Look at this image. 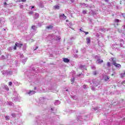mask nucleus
I'll return each instance as SVG.
<instances>
[{
    "mask_svg": "<svg viewBox=\"0 0 125 125\" xmlns=\"http://www.w3.org/2000/svg\"><path fill=\"white\" fill-rule=\"evenodd\" d=\"M22 46H23V43H19L18 42H16L13 47V49H14V50H16V49H17V47L21 48Z\"/></svg>",
    "mask_w": 125,
    "mask_h": 125,
    "instance_id": "nucleus-1",
    "label": "nucleus"
},
{
    "mask_svg": "<svg viewBox=\"0 0 125 125\" xmlns=\"http://www.w3.org/2000/svg\"><path fill=\"white\" fill-rule=\"evenodd\" d=\"M121 22V21L118 19H114V22L117 23V26H119V22Z\"/></svg>",
    "mask_w": 125,
    "mask_h": 125,
    "instance_id": "nucleus-2",
    "label": "nucleus"
},
{
    "mask_svg": "<svg viewBox=\"0 0 125 125\" xmlns=\"http://www.w3.org/2000/svg\"><path fill=\"white\" fill-rule=\"evenodd\" d=\"M63 61L64 63H69L70 62V60L68 59L67 58H63Z\"/></svg>",
    "mask_w": 125,
    "mask_h": 125,
    "instance_id": "nucleus-3",
    "label": "nucleus"
},
{
    "mask_svg": "<svg viewBox=\"0 0 125 125\" xmlns=\"http://www.w3.org/2000/svg\"><path fill=\"white\" fill-rule=\"evenodd\" d=\"M35 93H36L35 91L33 90H30L29 92L28 93V94H29V95H33V94H35Z\"/></svg>",
    "mask_w": 125,
    "mask_h": 125,
    "instance_id": "nucleus-4",
    "label": "nucleus"
},
{
    "mask_svg": "<svg viewBox=\"0 0 125 125\" xmlns=\"http://www.w3.org/2000/svg\"><path fill=\"white\" fill-rule=\"evenodd\" d=\"M114 66L116 67V68H121V67H122V65L120 63H115Z\"/></svg>",
    "mask_w": 125,
    "mask_h": 125,
    "instance_id": "nucleus-5",
    "label": "nucleus"
},
{
    "mask_svg": "<svg viewBox=\"0 0 125 125\" xmlns=\"http://www.w3.org/2000/svg\"><path fill=\"white\" fill-rule=\"evenodd\" d=\"M59 17H62V18L63 19H66V18H67V17L66 16H65V14H62L60 15Z\"/></svg>",
    "mask_w": 125,
    "mask_h": 125,
    "instance_id": "nucleus-6",
    "label": "nucleus"
},
{
    "mask_svg": "<svg viewBox=\"0 0 125 125\" xmlns=\"http://www.w3.org/2000/svg\"><path fill=\"white\" fill-rule=\"evenodd\" d=\"M86 41L87 44H89V43H90V38H86Z\"/></svg>",
    "mask_w": 125,
    "mask_h": 125,
    "instance_id": "nucleus-7",
    "label": "nucleus"
},
{
    "mask_svg": "<svg viewBox=\"0 0 125 125\" xmlns=\"http://www.w3.org/2000/svg\"><path fill=\"white\" fill-rule=\"evenodd\" d=\"M53 28V26L52 25H49L48 26L46 27V29H47V30H51Z\"/></svg>",
    "mask_w": 125,
    "mask_h": 125,
    "instance_id": "nucleus-8",
    "label": "nucleus"
},
{
    "mask_svg": "<svg viewBox=\"0 0 125 125\" xmlns=\"http://www.w3.org/2000/svg\"><path fill=\"white\" fill-rule=\"evenodd\" d=\"M59 8H60V7L59 5L54 6V9H55V10L59 9Z\"/></svg>",
    "mask_w": 125,
    "mask_h": 125,
    "instance_id": "nucleus-9",
    "label": "nucleus"
},
{
    "mask_svg": "<svg viewBox=\"0 0 125 125\" xmlns=\"http://www.w3.org/2000/svg\"><path fill=\"white\" fill-rule=\"evenodd\" d=\"M120 76L121 78H125V71H124V73H122L120 74Z\"/></svg>",
    "mask_w": 125,
    "mask_h": 125,
    "instance_id": "nucleus-10",
    "label": "nucleus"
},
{
    "mask_svg": "<svg viewBox=\"0 0 125 125\" xmlns=\"http://www.w3.org/2000/svg\"><path fill=\"white\" fill-rule=\"evenodd\" d=\"M109 79H110V77H109V76H105L104 81L105 82H107V81H108Z\"/></svg>",
    "mask_w": 125,
    "mask_h": 125,
    "instance_id": "nucleus-11",
    "label": "nucleus"
},
{
    "mask_svg": "<svg viewBox=\"0 0 125 125\" xmlns=\"http://www.w3.org/2000/svg\"><path fill=\"white\" fill-rule=\"evenodd\" d=\"M71 82V84H73L74 83V82H75V78H72L70 80Z\"/></svg>",
    "mask_w": 125,
    "mask_h": 125,
    "instance_id": "nucleus-12",
    "label": "nucleus"
},
{
    "mask_svg": "<svg viewBox=\"0 0 125 125\" xmlns=\"http://www.w3.org/2000/svg\"><path fill=\"white\" fill-rule=\"evenodd\" d=\"M6 121H9V120H10V118H9V116H6L5 117Z\"/></svg>",
    "mask_w": 125,
    "mask_h": 125,
    "instance_id": "nucleus-13",
    "label": "nucleus"
},
{
    "mask_svg": "<svg viewBox=\"0 0 125 125\" xmlns=\"http://www.w3.org/2000/svg\"><path fill=\"white\" fill-rule=\"evenodd\" d=\"M106 65L107 67H111V62H107Z\"/></svg>",
    "mask_w": 125,
    "mask_h": 125,
    "instance_id": "nucleus-14",
    "label": "nucleus"
},
{
    "mask_svg": "<svg viewBox=\"0 0 125 125\" xmlns=\"http://www.w3.org/2000/svg\"><path fill=\"white\" fill-rule=\"evenodd\" d=\"M85 67V65H81L80 66V69H83V68H84Z\"/></svg>",
    "mask_w": 125,
    "mask_h": 125,
    "instance_id": "nucleus-15",
    "label": "nucleus"
},
{
    "mask_svg": "<svg viewBox=\"0 0 125 125\" xmlns=\"http://www.w3.org/2000/svg\"><path fill=\"white\" fill-rule=\"evenodd\" d=\"M98 63H103V60L99 59V60H98Z\"/></svg>",
    "mask_w": 125,
    "mask_h": 125,
    "instance_id": "nucleus-16",
    "label": "nucleus"
},
{
    "mask_svg": "<svg viewBox=\"0 0 125 125\" xmlns=\"http://www.w3.org/2000/svg\"><path fill=\"white\" fill-rule=\"evenodd\" d=\"M35 16H36L37 18H39V17H40V15L39 14V13H36Z\"/></svg>",
    "mask_w": 125,
    "mask_h": 125,
    "instance_id": "nucleus-17",
    "label": "nucleus"
},
{
    "mask_svg": "<svg viewBox=\"0 0 125 125\" xmlns=\"http://www.w3.org/2000/svg\"><path fill=\"white\" fill-rule=\"evenodd\" d=\"M93 75H94L95 76H96V75H97V71H95L93 72Z\"/></svg>",
    "mask_w": 125,
    "mask_h": 125,
    "instance_id": "nucleus-18",
    "label": "nucleus"
},
{
    "mask_svg": "<svg viewBox=\"0 0 125 125\" xmlns=\"http://www.w3.org/2000/svg\"><path fill=\"white\" fill-rule=\"evenodd\" d=\"M5 88L7 91H8L9 90V88H8V87L7 86H5Z\"/></svg>",
    "mask_w": 125,
    "mask_h": 125,
    "instance_id": "nucleus-19",
    "label": "nucleus"
},
{
    "mask_svg": "<svg viewBox=\"0 0 125 125\" xmlns=\"http://www.w3.org/2000/svg\"><path fill=\"white\" fill-rule=\"evenodd\" d=\"M26 0H19V2H21V1H22V2H26Z\"/></svg>",
    "mask_w": 125,
    "mask_h": 125,
    "instance_id": "nucleus-20",
    "label": "nucleus"
},
{
    "mask_svg": "<svg viewBox=\"0 0 125 125\" xmlns=\"http://www.w3.org/2000/svg\"><path fill=\"white\" fill-rule=\"evenodd\" d=\"M9 85L10 86H12V82H9Z\"/></svg>",
    "mask_w": 125,
    "mask_h": 125,
    "instance_id": "nucleus-21",
    "label": "nucleus"
},
{
    "mask_svg": "<svg viewBox=\"0 0 125 125\" xmlns=\"http://www.w3.org/2000/svg\"><path fill=\"white\" fill-rule=\"evenodd\" d=\"M86 10H83V14H86Z\"/></svg>",
    "mask_w": 125,
    "mask_h": 125,
    "instance_id": "nucleus-22",
    "label": "nucleus"
},
{
    "mask_svg": "<svg viewBox=\"0 0 125 125\" xmlns=\"http://www.w3.org/2000/svg\"><path fill=\"white\" fill-rule=\"evenodd\" d=\"M117 63L116 62V61H113V62H112V64L113 65H115V64H116Z\"/></svg>",
    "mask_w": 125,
    "mask_h": 125,
    "instance_id": "nucleus-23",
    "label": "nucleus"
},
{
    "mask_svg": "<svg viewBox=\"0 0 125 125\" xmlns=\"http://www.w3.org/2000/svg\"><path fill=\"white\" fill-rule=\"evenodd\" d=\"M11 116H12V117H13L14 118H15L16 114L15 113H12L11 114Z\"/></svg>",
    "mask_w": 125,
    "mask_h": 125,
    "instance_id": "nucleus-24",
    "label": "nucleus"
},
{
    "mask_svg": "<svg viewBox=\"0 0 125 125\" xmlns=\"http://www.w3.org/2000/svg\"><path fill=\"white\" fill-rule=\"evenodd\" d=\"M32 29H35V28H36V26L35 25H32L31 27Z\"/></svg>",
    "mask_w": 125,
    "mask_h": 125,
    "instance_id": "nucleus-25",
    "label": "nucleus"
},
{
    "mask_svg": "<svg viewBox=\"0 0 125 125\" xmlns=\"http://www.w3.org/2000/svg\"><path fill=\"white\" fill-rule=\"evenodd\" d=\"M122 84H125V81H123L122 82Z\"/></svg>",
    "mask_w": 125,
    "mask_h": 125,
    "instance_id": "nucleus-26",
    "label": "nucleus"
},
{
    "mask_svg": "<svg viewBox=\"0 0 125 125\" xmlns=\"http://www.w3.org/2000/svg\"><path fill=\"white\" fill-rule=\"evenodd\" d=\"M84 33H85V35H87L88 34V32H85V31H83Z\"/></svg>",
    "mask_w": 125,
    "mask_h": 125,
    "instance_id": "nucleus-27",
    "label": "nucleus"
},
{
    "mask_svg": "<svg viewBox=\"0 0 125 125\" xmlns=\"http://www.w3.org/2000/svg\"><path fill=\"white\" fill-rule=\"evenodd\" d=\"M33 13H34V12L33 11L29 12V14H33Z\"/></svg>",
    "mask_w": 125,
    "mask_h": 125,
    "instance_id": "nucleus-28",
    "label": "nucleus"
},
{
    "mask_svg": "<svg viewBox=\"0 0 125 125\" xmlns=\"http://www.w3.org/2000/svg\"><path fill=\"white\" fill-rule=\"evenodd\" d=\"M38 48H39V47H38V46L36 47L35 49H34V50H37V49H38Z\"/></svg>",
    "mask_w": 125,
    "mask_h": 125,
    "instance_id": "nucleus-29",
    "label": "nucleus"
},
{
    "mask_svg": "<svg viewBox=\"0 0 125 125\" xmlns=\"http://www.w3.org/2000/svg\"><path fill=\"white\" fill-rule=\"evenodd\" d=\"M104 1L105 2H108L109 1V0H104Z\"/></svg>",
    "mask_w": 125,
    "mask_h": 125,
    "instance_id": "nucleus-30",
    "label": "nucleus"
},
{
    "mask_svg": "<svg viewBox=\"0 0 125 125\" xmlns=\"http://www.w3.org/2000/svg\"><path fill=\"white\" fill-rule=\"evenodd\" d=\"M4 5H6V4H7V3H6V2H4Z\"/></svg>",
    "mask_w": 125,
    "mask_h": 125,
    "instance_id": "nucleus-31",
    "label": "nucleus"
},
{
    "mask_svg": "<svg viewBox=\"0 0 125 125\" xmlns=\"http://www.w3.org/2000/svg\"><path fill=\"white\" fill-rule=\"evenodd\" d=\"M36 89H37V87H34V90H36Z\"/></svg>",
    "mask_w": 125,
    "mask_h": 125,
    "instance_id": "nucleus-32",
    "label": "nucleus"
},
{
    "mask_svg": "<svg viewBox=\"0 0 125 125\" xmlns=\"http://www.w3.org/2000/svg\"><path fill=\"white\" fill-rule=\"evenodd\" d=\"M34 8H35V6H32L31 7V8H32V9Z\"/></svg>",
    "mask_w": 125,
    "mask_h": 125,
    "instance_id": "nucleus-33",
    "label": "nucleus"
},
{
    "mask_svg": "<svg viewBox=\"0 0 125 125\" xmlns=\"http://www.w3.org/2000/svg\"><path fill=\"white\" fill-rule=\"evenodd\" d=\"M80 30L82 32V29H80Z\"/></svg>",
    "mask_w": 125,
    "mask_h": 125,
    "instance_id": "nucleus-34",
    "label": "nucleus"
},
{
    "mask_svg": "<svg viewBox=\"0 0 125 125\" xmlns=\"http://www.w3.org/2000/svg\"><path fill=\"white\" fill-rule=\"evenodd\" d=\"M123 26L124 27V28H125V25H124Z\"/></svg>",
    "mask_w": 125,
    "mask_h": 125,
    "instance_id": "nucleus-35",
    "label": "nucleus"
},
{
    "mask_svg": "<svg viewBox=\"0 0 125 125\" xmlns=\"http://www.w3.org/2000/svg\"><path fill=\"white\" fill-rule=\"evenodd\" d=\"M114 27L116 28V25H114Z\"/></svg>",
    "mask_w": 125,
    "mask_h": 125,
    "instance_id": "nucleus-36",
    "label": "nucleus"
}]
</instances>
